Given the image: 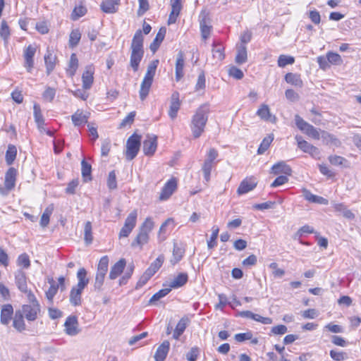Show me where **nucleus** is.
<instances>
[{
  "label": "nucleus",
  "mask_w": 361,
  "mask_h": 361,
  "mask_svg": "<svg viewBox=\"0 0 361 361\" xmlns=\"http://www.w3.org/2000/svg\"><path fill=\"white\" fill-rule=\"evenodd\" d=\"M209 112V104H204L197 109L193 116L190 128L195 138L199 137L203 133L208 119Z\"/></svg>",
  "instance_id": "obj_1"
},
{
  "label": "nucleus",
  "mask_w": 361,
  "mask_h": 361,
  "mask_svg": "<svg viewBox=\"0 0 361 361\" xmlns=\"http://www.w3.org/2000/svg\"><path fill=\"white\" fill-rule=\"evenodd\" d=\"M130 48V66L133 68L134 71H137L144 54L143 36L140 30L135 32L132 40Z\"/></svg>",
  "instance_id": "obj_2"
},
{
  "label": "nucleus",
  "mask_w": 361,
  "mask_h": 361,
  "mask_svg": "<svg viewBox=\"0 0 361 361\" xmlns=\"http://www.w3.org/2000/svg\"><path fill=\"white\" fill-rule=\"evenodd\" d=\"M27 300L30 304L23 305L20 312L27 320L32 322L37 319V315L40 312L41 307L32 291L28 292Z\"/></svg>",
  "instance_id": "obj_3"
},
{
  "label": "nucleus",
  "mask_w": 361,
  "mask_h": 361,
  "mask_svg": "<svg viewBox=\"0 0 361 361\" xmlns=\"http://www.w3.org/2000/svg\"><path fill=\"white\" fill-rule=\"evenodd\" d=\"M141 142V136L133 134L128 137L126 142V157L129 161L133 160L137 154Z\"/></svg>",
  "instance_id": "obj_4"
},
{
  "label": "nucleus",
  "mask_w": 361,
  "mask_h": 361,
  "mask_svg": "<svg viewBox=\"0 0 361 361\" xmlns=\"http://www.w3.org/2000/svg\"><path fill=\"white\" fill-rule=\"evenodd\" d=\"M295 139L297 142L298 148L303 152L309 154L314 158L318 157L319 156L320 152L319 149L306 140H303L302 136L295 135Z\"/></svg>",
  "instance_id": "obj_5"
},
{
  "label": "nucleus",
  "mask_w": 361,
  "mask_h": 361,
  "mask_svg": "<svg viewBox=\"0 0 361 361\" xmlns=\"http://www.w3.org/2000/svg\"><path fill=\"white\" fill-rule=\"evenodd\" d=\"M64 332L70 336H75L80 332L76 316L71 315L66 318L64 323Z\"/></svg>",
  "instance_id": "obj_6"
},
{
  "label": "nucleus",
  "mask_w": 361,
  "mask_h": 361,
  "mask_svg": "<svg viewBox=\"0 0 361 361\" xmlns=\"http://www.w3.org/2000/svg\"><path fill=\"white\" fill-rule=\"evenodd\" d=\"M16 176L17 170L13 167L9 168L5 174L4 185L6 191L4 192V189L0 188L1 194L7 195L10 190L14 188L16 185Z\"/></svg>",
  "instance_id": "obj_7"
},
{
  "label": "nucleus",
  "mask_w": 361,
  "mask_h": 361,
  "mask_svg": "<svg viewBox=\"0 0 361 361\" xmlns=\"http://www.w3.org/2000/svg\"><path fill=\"white\" fill-rule=\"evenodd\" d=\"M154 75L155 73L150 72H146L145 73L140 90V98L142 101L145 100L149 94Z\"/></svg>",
  "instance_id": "obj_8"
},
{
  "label": "nucleus",
  "mask_w": 361,
  "mask_h": 361,
  "mask_svg": "<svg viewBox=\"0 0 361 361\" xmlns=\"http://www.w3.org/2000/svg\"><path fill=\"white\" fill-rule=\"evenodd\" d=\"M157 147V137L154 135H147V139L143 142V152L147 156L154 154Z\"/></svg>",
  "instance_id": "obj_9"
},
{
  "label": "nucleus",
  "mask_w": 361,
  "mask_h": 361,
  "mask_svg": "<svg viewBox=\"0 0 361 361\" xmlns=\"http://www.w3.org/2000/svg\"><path fill=\"white\" fill-rule=\"evenodd\" d=\"M257 182L254 177L245 178L240 184L237 192L238 195H244L252 190L257 186Z\"/></svg>",
  "instance_id": "obj_10"
},
{
  "label": "nucleus",
  "mask_w": 361,
  "mask_h": 361,
  "mask_svg": "<svg viewBox=\"0 0 361 361\" xmlns=\"http://www.w3.org/2000/svg\"><path fill=\"white\" fill-rule=\"evenodd\" d=\"M200 18L201 36L202 39L206 40L210 35L212 26L210 25L209 19L204 13H201Z\"/></svg>",
  "instance_id": "obj_11"
},
{
  "label": "nucleus",
  "mask_w": 361,
  "mask_h": 361,
  "mask_svg": "<svg viewBox=\"0 0 361 361\" xmlns=\"http://www.w3.org/2000/svg\"><path fill=\"white\" fill-rule=\"evenodd\" d=\"M94 68L92 65L87 66L85 68V71L82 73V87L85 90H89L91 88L92 85L94 81Z\"/></svg>",
  "instance_id": "obj_12"
},
{
  "label": "nucleus",
  "mask_w": 361,
  "mask_h": 361,
  "mask_svg": "<svg viewBox=\"0 0 361 361\" xmlns=\"http://www.w3.org/2000/svg\"><path fill=\"white\" fill-rule=\"evenodd\" d=\"M36 52V48L33 45H29L24 51L25 64L24 66L28 72H31L34 66V56Z\"/></svg>",
  "instance_id": "obj_13"
},
{
  "label": "nucleus",
  "mask_w": 361,
  "mask_h": 361,
  "mask_svg": "<svg viewBox=\"0 0 361 361\" xmlns=\"http://www.w3.org/2000/svg\"><path fill=\"white\" fill-rule=\"evenodd\" d=\"M177 184L175 179H170L163 187L160 193L159 200H166L169 199L176 188Z\"/></svg>",
  "instance_id": "obj_14"
},
{
  "label": "nucleus",
  "mask_w": 361,
  "mask_h": 361,
  "mask_svg": "<svg viewBox=\"0 0 361 361\" xmlns=\"http://www.w3.org/2000/svg\"><path fill=\"white\" fill-rule=\"evenodd\" d=\"M180 106V102L179 99V93L175 92L171 95L170 109L169 111V115L171 119H174L176 117Z\"/></svg>",
  "instance_id": "obj_15"
},
{
  "label": "nucleus",
  "mask_w": 361,
  "mask_h": 361,
  "mask_svg": "<svg viewBox=\"0 0 361 361\" xmlns=\"http://www.w3.org/2000/svg\"><path fill=\"white\" fill-rule=\"evenodd\" d=\"M171 6V11L168 20L169 24L175 23L181 9V0H170Z\"/></svg>",
  "instance_id": "obj_16"
},
{
  "label": "nucleus",
  "mask_w": 361,
  "mask_h": 361,
  "mask_svg": "<svg viewBox=\"0 0 361 361\" xmlns=\"http://www.w3.org/2000/svg\"><path fill=\"white\" fill-rule=\"evenodd\" d=\"M16 283L18 288L23 293L28 294L30 290H27V279L25 272L18 270L15 274Z\"/></svg>",
  "instance_id": "obj_17"
},
{
  "label": "nucleus",
  "mask_w": 361,
  "mask_h": 361,
  "mask_svg": "<svg viewBox=\"0 0 361 361\" xmlns=\"http://www.w3.org/2000/svg\"><path fill=\"white\" fill-rule=\"evenodd\" d=\"M170 343L168 341H164L157 349L154 354L155 361H164L169 351Z\"/></svg>",
  "instance_id": "obj_18"
},
{
  "label": "nucleus",
  "mask_w": 361,
  "mask_h": 361,
  "mask_svg": "<svg viewBox=\"0 0 361 361\" xmlns=\"http://www.w3.org/2000/svg\"><path fill=\"white\" fill-rule=\"evenodd\" d=\"M83 290V288H78L75 286L71 288L69 295V300L72 305L78 306L81 305L82 293Z\"/></svg>",
  "instance_id": "obj_19"
},
{
  "label": "nucleus",
  "mask_w": 361,
  "mask_h": 361,
  "mask_svg": "<svg viewBox=\"0 0 361 361\" xmlns=\"http://www.w3.org/2000/svg\"><path fill=\"white\" fill-rule=\"evenodd\" d=\"M126 261L122 258L112 266L109 273V278L111 280L116 279L124 270Z\"/></svg>",
  "instance_id": "obj_20"
},
{
  "label": "nucleus",
  "mask_w": 361,
  "mask_h": 361,
  "mask_svg": "<svg viewBox=\"0 0 361 361\" xmlns=\"http://www.w3.org/2000/svg\"><path fill=\"white\" fill-rule=\"evenodd\" d=\"M257 115L260 117L262 120L267 121H271L275 123L276 118L275 116H272L270 113L269 108L267 104H262L257 111Z\"/></svg>",
  "instance_id": "obj_21"
},
{
  "label": "nucleus",
  "mask_w": 361,
  "mask_h": 361,
  "mask_svg": "<svg viewBox=\"0 0 361 361\" xmlns=\"http://www.w3.org/2000/svg\"><path fill=\"white\" fill-rule=\"evenodd\" d=\"M184 55L179 51L176 56V80L179 81L183 77Z\"/></svg>",
  "instance_id": "obj_22"
},
{
  "label": "nucleus",
  "mask_w": 361,
  "mask_h": 361,
  "mask_svg": "<svg viewBox=\"0 0 361 361\" xmlns=\"http://www.w3.org/2000/svg\"><path fill=\"white\" fill-rule=\"evenodd\" d=\"M185 254V249L180 245L178 243H174L172 257L170 259V262L172 265H175L178 263L183 258Z\"/></svg>",
  "instance_id": "obj_23"
},
{
  "label": "nucleus",
  "mask_w": 361,
  "mask_h": 361,
  "mask_svg": "<svg viewBox=\"0 0 361 361\" xmlns=\"http://www.w3.org/2000/svg\"><path fill=\"white\" fill-rule=\"evenodd\" d=\"M271 171L275 175L283 173L285 175L290 176L292 170L291 168L284 161H279L272 166Z\"/></svg>",
  "instance_id": "obj_24"
},
{
  "label": "nucleus",
  "mask_w": 361,
  "mask_h": 361,
  "mask_svg": "<svg viewBox=\"0 0 361 361\" xmlns=\"http://www.w3.org/2000/svg\"><path fill=\"white\" fill-rule=\"evenodd\" d=\"M13 313V308L11 305H4L1 311V322L3 324H8Z\"/></svg>",
  "instance_id": "obj_25"
},
{
  "label": "nucleus",
  "mask_w": 361,
  "mask_h": 361,
  "mask_svg": "<svg viewBox=\"0 0 361 361\" xmlns=\"http://www.w3.org/2000/svg\"><path fill=\"white\" fill-rule=\"evenodd\" d=\"M149 241V233L139 230L137 235L131 243L133 247L139 246L140 248Z\"/></svg>",
  "instance_id": "obj_26"
},
{
  "label": "nucleus",
  "mask_w": 361,
  "mask_h": 361,
  "mask_svg": "<svg viewBox=\"0 0 361 361\" xmlns=\"http://www.w3.org/2000/svg\"><path fill=\"white\" fill-rule=\"evenodd\" d=\"M333 207L337 212H340L343 217L348 219H353L355 218L354 214L347 208L343 203H333Z\"/></svg>",
  "instance_id": "obj_27"
},
{
  "label": "nucleus",
  "mask_w": 361,
  "mask_h": 361,
  "mask_svg": "<svg viewBox=\"0 0 361 361\" xmlns=\"http://www.w3.org/2000/svg\"><path fill=\"white\" fill-rule=\"evenodd\" d=\"M71 120L75 126H80L87 123L88 116L78 109L72 115Z\"/></svg>",
  "instance_id": "obj_28"
},
{
  "label": "nucleus",
  "mask_w": 361,
  "mask_h": 361,
  "mask_svg": "<svg viewBox=\"0 0 361 361\" xmlns=\"http://www.w3.org/2000/svg\"><path fill=\"white\" fill-rule=\"evenodd\" d=\"M188 274L186 273H180L178 274L171 282L169 288L171 289L182 287L188 282Z\"/></svg>",
  "instance_id": "obj_29"
},
{
  "label": "nucleus",
  "mask_w": 361,
  "mask_h": 361,
  "mask_svg": "<svg viewBox=\"0 0 361 361\" xmlns=\"http://www.w3.org/2000/svg\"><path fill=\"white\" fill-rule=\"evenodd\" d=\"M120 0H104L101 4L102 10L107 13H113L116 11V6Z\"/></svg>",
  "instance_id": "obj_30"
},
{
  "label": "nucleus",
  "mask_w": 361,
  "mask_h": 361,
  "mask_svg": "<svg viewBox=\"0 0 361 361\" xmlns=\"http://www.w3.org/2000/svg\"><path fill=\"white\" fill-rule=\"evenodd\" d=\"M34 118L37 125L38 128L42 131L44 130V120L41 112V109L39 104H35L33 106Z\"/></svg>",
  "instance_id": "obj_31"
},
{
  "label": "nucleus",
  "mask_w": 361,
  "mask_h": 361,
  "mask_svg": "<svg viewBox=\"0 0 361 361\" xmlns=\"http://www.w3.org/2000/svg\"><path fill=\"white\" fill-rule=\"evenodd\" d=\"M247 48L245 44H240V46L238 47L235 61L238 64H242L245 63L247 61Z\"/></svg>",
  "instance_id": "obj_32"
},
{
  "label": "nucleus",
  "mask_w": 361,
  "mask_h": 361,
  "mask_svg": "<svg viewBox=\"0 0 361 361\" xmlns=\"http://www.w3.org/2000/svg\"><path fill=\"white\" fill-rule=\"evenodd\" d=\"M54 210V206L53 204H49L45 208L40 219V226L44 228L48 226L49 224L50 216L52 214Z\"/></svg>",
  "instance_id": "obj_33"
},
{
  "label": "nucleus",
  "mask_w": 361,
  "mask_h": 361,
  "mask_svg": "<svg viewBox=\"0 0 361 361\" xmlns=\"http://www.w3.org/2000/svg\"><path fill=\"white\" fill-rule=\"evenodd\" d=\"M166 34V29L165 28H161L158 33L156 35L155 39L150 44V49L151 51L154 53L160 46V44L164 39V36Z\"/></svg>",
  "instance_id": "obj_34"
},
{
  "label": "nucleus",
  "mask_w": 361,
  "mask_h": 361,
  "mask_svg": "<svg viewBox=\"0 0 361 361\" xmlns=\"http://www.w3.org/2000/svg\"><path fill=\"white\" fill-rule=\"evenodd\" d=\"M23 315L20 311H17L13 319V326L18 331L21 332L25 329V324L23 320Z\"/></svg>",
  "instance_id": "obj_35"
},
{
  "label": "nucleus",
  "mask_w": 361,
  "mask_h": 361,
  "mask_svg": "<svg viewBox=\"0 0 361 361\" xmlns=\"http://www.w3.org/2000/svg\"><path fill=\"white\" fill-rule=\"evenodd\" d=\"M320 137L323 142L326 145L332 144L334 146H338L340 145V141L334 135L326 131L322 130Z\"/></svg>",
  "instance_id": "obj_36"
},
{
  "label": "nucleus",
  "mask_w": 361,
  "mask_h": 361,
  "mask_svg": "<svg viewBox=\"0 0 361 361\" xmlns=\"http://www.w3.org/2000/svg\"><path fill=\"white\" fill-rule=\"evenodd\" d=\"M77 278L78 282L75 286L84 289L89 283V279L87 278V271L84 268H80L78 270L77 273Z\"/></svg>",
  "instance_id": "obj_37"
},
{
  "label": "nucleus",
  "mask_w": 361,
  "mask_h": 361,
  "mask_svg": "<svg viewBox=\"0 0 361 361\" xmlns=\"http://www.w3.org/2000/svg\"><path fill=\"white\" fill-rule=\"evenodd\" d=\"M56 57L51 52L47 51L44 56V62L47 75H49L55 67Z\"/></svg>",
  "instance_id": "obj_38"
},
{
  "label": "nucleus",
  "mask_w": 361,
  "mask_h": 361,
  "mask_svg": "<svg viewBox=\"0 0 361 361\" xmlns=\"http://www.w3.org/2000/svg\"><path fill=\"white\" fill-rule=\"evenodd\" d=\"M17 155L16 147L13 145H8L6 152V162L8 165H11L15 161Z\"/></svg>",
  "instance_id": "obj_39"
},
{
  "label": "nucleus",
  "mask_w": 361,
  "mask_h": 361,
  "mask_svg": "<svg viewBox=\"0 0 361 361\" xmlns=\"http://www.w3.org/2000/svg\"><path fill=\"white\" fill-rule=\"evenodd\" d=\"M164 261V255H159L151 264L150 266L147 269L146 271H147L149 274L152 275H154L161 267L163 262Z\"/></svg>",
  "instance_id": "obj_40"
},
{
  "label": "nucleus",
  "mask_w": 361,
  "mask_h": 361,
  "mask_svg": "<svg viewBox=\"0 0 361 361\" xmlns=\"http://www.w3.org/2000/svg\"><path fill=\"white\" fill-rule=\"evenodd\" d=\"M285 80L288 83H290L296 87H302V81L300 78V76L298 74L288 73L285 76Z\"/></svg>",
  "instance_id": "obj_41"
},
{
  "label": "nucleus",
  "mask_w": 361,
  "mask_h": 361,
  "mask_svg": "<svg viewBox=\"0 0 361 361\" xmlns=\"http://www.w3.org/2000/svg\"><path fill=\"white\" fill-rule=\"evenodd\" d=\"M78 67V60L75 54H72L71 56L68 68L67 69V73L73 77Z\"/></svg>",
  "instance_id": "obj_42"
},
{
  "label": "nucleus",
  "mask_w": 361,
  "mask_h": 361,
  "mask_svg": "<svg viewBox=\"0 0 361 361\" xmlns=\"http://www.w3.org/2000/svg\"><path fill=\"white\" fill-rule=\"evenodd\" d=\"M49 283H50V287L46 291V298L50 302L53 301L54 297L57 293L59 289V285L55 284V282L53 279L49 280Z\"/></svg>",
  "instance_id": "obj_43"
},
{
  "label": "nucleus",
  "mask_w": 361,
  "mask_h": 361,
  "mask_svg": "<svg viewBox=\"0 0 361 361\" xmlns=\"http://www.w3.org/2000/svg\"><path fill=\"white\" fill-rule=\"evenodd\" d=\"M273 140H274L273 134H269L268 136L265 137L263 139L262 142H261V144L257 149V153L259 154H264L269 148V147L270 144L271 143V142L273 141Z\"/></svg>",
  "instance_id": "obj_44"
},
{
  "label": "nucleus",
  "mask_w": 361,
  "mask_h": 361,
  "mask_svg": "<svg viewBox=\"0 0 361 361\" xmlns=\"http://www.w3.org/2000/svg\"><path fill=\"white\" fill-rule=\"evenodd\" d=\"M92 227L90 221H87L84 227V240L87 245L92 243L93 240Z\"/></svg>",
  "instance_id": "obj_45"
},
{
  "label": "nucleus",
  "mask_w": 361,
  "mask_h": 361,
  "mask_svg": "<svg viewBox=\"0 0 361 361\" xmlns=\"http://www.w3.org/2000/svg\"><path fill=\"white\" fill-rule=\"evenodd\" d=\"M224 50V48L221 44H216L214 43L212 49V55L214 59H216L218 61H222L225 57Z\"/></svg>",
  "instance_id": "obj_46"
},
{
  "label": "nucleus",
  "mask_w": 361,
  "mask_h": 361,
  "mask_svg": "<svg viewBox=\"0 0 361 361\" xmlns=\"http://www.w3.org/2000/svg\"><path fill=\"white\" fill-rule=\"evenodd\" d=\"M81 38V33L78 29L72 30L69 37V47L73 48L78 45Z\"/></svg>",
  "instance_id": "obj_47"
},
{
  "label": "nucleus",
  "mask_w": 361,
  "mask_h": 361,
  "mask_svg": "<svg viewBox=\"0 0 361 361\" xmlns=\"http://www.w3.org/2000/svg\"><path fill=\"white\" fill-rule=\"evenodd\" d=\"M81 171H82V176L85 180V181H87L88 180H91V171H92V167L90 164H88L85 160H82L81 162Z\"/></svg>",
  "instance_id": "obj_48"
},
{
  "label": "nucleus",
  "mask_w": 361,
  "mask_h": 361,
  "mask_svg": "<svg viewBox=\"0 0 361 361\" xmlns=\"http://www.w3.org/2000/svg\"><path fill=\"white\" fill-rule=\"evenodd\" d=\"M215 164H211L204 161L202 166V171L206 183H208L210 180L211 172Z\"/></svg>",
  "instance_id": "obj_49"
},
{
  "label": "nucleus",
  "mask_w": 361,
  "mask_h": 361,
  "mask_svg": "<svg viewBox=\"0 0 361 361\" xmlns=\"http://www.w3.org/2000/svg\"><path fill=\"white\" fill-rule=\"evenodd\" d=\"M137 212L136 209L133 210L126 219L124 224L126 227L134 228L137 222Z\"/></svg>",
  "instance_id": "obj_50"
},
{
  "label": "nucleus",
  "mask_w": 361,
  "mask_h": 361,
  "mask_svg": "<svg viewBox=\"0 0 361 361\" xmlns=\"http://www.w3.org/2000/svg\"><path fill=\"white\" fill-rule=\"evenodd\" d=\"M171 288H166L159 290L157 293L154 294L150 298L149 303L154 304L156 301H158L161 298H164L171 292Z\"/></svg>",
  "instance_id": "obj_51"
},
{
  "label": "nucleus",
  "mask_w": 361,
  "mask_h": 361,
  "mask_svg": "<svg viewBox=\"0 0 361 361\" xmlns=\"http://www.w3.org/2000/svg\"><path fill=\"white\" fill-rule=\"evenodd\" d=\"M326 58L329 63L334 65H341L343 63L341 56L337 53L329 51L326 54Z\"/></svg>",
  "instance_id": "obj_52"
},
{
  "label": "nucleus",
  "mask_w": 361,
  "mask_h": 361,
  "mask_svg": "<svg viewBox=\"0 0 361 361\" xmlns=\"http://www.w3.org/2000/svg\"><path fill=\"white\" fill-rule=\"evenodd\" d=\"M0 37L4 40L5 42H7L8 39L10 37V29L5 20H2L1 23Z\"/></svg>",
  "instance_id": "obj_53"
},
{
  "label": "nucleus",
  "mask_w": 361,
  "mask_h": 361,
  "mask_svg": "<svg viewBox=\"0 0 361 361\" xmlns=\"http://www.w3.org/2000/svg\"><path fill=\"white\" fill-rule=\"evenodd\" d=\"M154 226V223L151 217H147L139 228L141 231H145L149 233Z\"/></svg>",
  "instance_id": "obj_54"
},
{
  "label": "nucleus",
  "mask_w": 361,
  "mask_h": 361,
  "mask_svg": "<svg viewBox=\"0 0 361 361\" xmlns=\"http://www.w3.org/2000/svg\"><path fill=\"white\" fill-rule=\"evenodd\" d=\"M294 62V57L286 55H280L278 59V66L279 67H285L287 65L293 64Z\"/></svg>",
  "instance_id": "obj_55"
},
{
  "label": "nucleus",
  "mask_w": 361,
  "mask_h": 361,
  "mask_svg": "<svg viewBox=\"0 0 361 361\" xmlns=\"http://www.w3.org/2000/svg\"><path fill=\"white\" fill-rule=\"evenodd\" d=\"M219 229L217 226H213L212 233L209 240H207V246L209 249H212L216 245V240L218 237Z\"/></svg>",
  "instance_id": "obj_56"
},
{
  "label": "nucleus",
  "mask_w": 361,
  "mask_h": 361,
  "mask_svg": "<svg viewBox=\"0 0 361 361\" xmlns=\"http://www.w3.org/2000/svg\"><path fill=\"white\" fill-rule=\"evenodd\" d=\"M295 121L296 126L303 133H305L306 130H307V128L310 126V123L306 122L299 115L295 116Z\"/></svg>",
  "instance_id": "obj_57"
},
{
  "label": "nucleus",
  "mask_w": 361,
  "mask_h": 361,
  "mask_svg": "<svg viewBox=\"0 0 361 361\" xmlns=\"http://www.w3.org/2000/svg\"><path fill=\"white\" fill-rule=\"evenodd\" d=\"M218 156L219 153L217 150L215 149L214 148H210L207 153L206 159H204V161L216 164L215 160L216 159Z\"/></svg>",
  "instance_id": "obj_58"
},
{
  "label": "nucleus",
  "mask_w": 361,
  "mask_h": 361,
  "mask_svg": "<svg viewBox=\"0 0 361 361\" xmlns=\"http://www.w3.org/2000/svg\"><path fill=\"white\" fill-rule=\"evenodd\" d=\"M106 274V273L97 271L95 282L94 285L95 289L98 290H100L102 289Z\"/></svg>",
  "instance_id": "obj_59"
},
{
  "label": "nucleus",
  "mask_w": 361,
  "mask_h": 361,
  "mask_svg": "<svg viewBox=\"0 0 361 361\" xmlns=\"http://www.w3.org/2000/svg\"><path fill=\"white\" fill-rule=\"evenodd\" d=\"M87 13V8L83 6H76L73 11L72 13V19L75 20L78 19L79 18L83 16Z\"/></svg>",
  "instance_id": "obj_60"
},
{
  "label": "nucleus",
  "mask_w": 361,
  "mask_h": 361,
  "mask_svg": "<svg viewBox=\"0 0 361 361\" xmlns=\"http://www.w3.org/2000/svg\"><path fill=\"white\" fill-rule=\"evenodd\" d=\"M109 257L107 256L102 257L98 264L97 271L106 273L108 271Z\"/></svg>",
  "instance_id": "obj_61"
},
{
  "label": "nucleus",
  "mask_w": 361,
  "mask_h": 361,
  "mask_svg": "<svg viewBox=\"0 0 361 361\" xmlns=\"http://www.w3.org/2000/svg\"><path fill=\"white\" fill-rule=\"evenodd\" d=\"M331 357L336 361H342L345 360L347 357V354L342 351H336L334 350H331L330 351Z\"/></svg>",
  "instance_id": "obj_62"
},
{
  "label": "nucleus",
  "mask_w": 361,
  "mask_h": 361,
  "mask_svg": "<svg viewBox=\"0 0 361 361\" xmlns=\"http://www.w3.org/2000/svg\"><path fill=\"white\" fill-rule=\"evenodd\" d=\"M107 185L111 190L116 189L117 187L116 176L114 171H112L109 173Z\"/></svg>",
  "instance_id": "obj_63"
},
{
  "label": "nucleus",
  "mask_w": 361,
  "mask_h": 361,
  "mask_svg": "<svg viewBox=\"0 0 361 361\" xmlns=\"http://www.w3.org/2000/svg\"><path fill=\"white\" fill-rule=\"evenodd\" d=\"M228 74L230 76H231L233 78H235L237 80H240L244 76L243 71L240 69H239L235 66H232L228 70Z\"/></svg>",
  "instance_id": "obj_64"
}]
</instances>
